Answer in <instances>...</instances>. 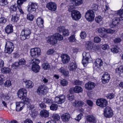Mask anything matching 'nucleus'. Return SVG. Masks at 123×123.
<instances>
[{
  "instance_id": "f257e3e1",
  "label": "nucleus",
  "mask_w": 123,
  "mask_h": 123,
  "mask_svg": "<svg viewBox=\"0 0 123 123\" xmlns=\"http://www.w3.org/2000/svg\"><path fill=\"white\" fill-rule=\"evenodd\" d=\"M31 32L28 28H25L21 31L20 35V38L22 40L28 39L30 37Z\"/></svg>"
},
{
  "instance_id": "f03ea898",
  "label": "nucleus",
  "mask_w": 123,
  "mask_h": 123,
  "mask_svg": "<svg viewBox=\"0 0 123 123\" xmlns=\"http://www.w3.org/2000/svg\"><path fill=\"white\" fill-rule=\"evenodd\" d=\"M14 47V45L12 42L7 41L6 42L4 50L6 53L11 54L13 51Z\"/></svg>"
},
{
  "instance_id": "7ed1b4c3",
  "label": "nucleus",
  "mask_w": 123,
  "mask_h": 123,
  "mask_svg": "<svg viewBox=\"0 0 123 123\" xmlns=\"http://www.w3.org/2000/svg\"><path fill=\"white\" fill-rule=\"evenodd\" d=\"M103 114L106 118L111 117L113 115V112L111 108L108 106L106 107L104 109Z\"/></svg>"
},
{
  "instance_id": "20e7f679",
  "label": "nucleus",
  "mask_w": 123,
  "mask_h": 123,
  "mask_svg": "<svg viewBox=\"0 0 123 123\" xmlns=\"http://www.w3.org/2000/svg\"><path fill=\"white\" fill-rule=\"evenodd\" d=\"M85 17L87 21H92L94 19L95 17L94 12L92 10H89L86 12Z\"/></svg>"
},
{
  "instance_id": "39448f33",
  "label": "nucleus",
  "mask_w": 123,
  "mask_h": 123,
  "mask_svg": "<svg viewBox=\"0 0 123 123\" xmlns=\"http://www.w3.org/2000/svg\"><path fill=\"white\" fill-rule=\"evenodd\" d=\"M71 16L74 20L78 21L81 17V14L80 12L76 10H74L71 12Z\"/></svg>"
},
{
  "instance_id": "423d86ee",
  "label": "nucleus",
  "mask_w": 123,
  "mask_h": 123,
  "mask_svg": "<svg viewBox=\"0 0 123 123\" xmlns=\"http://www.w3.org/2000/svg\"><path fill=\"white\" fill-rule=\"evenodd\" d=\"M27 11L31 13H34L37 8V4L36 3L30 2L29 3Z\"/></svg>"
},
{
  "instance_id": "0eeeda50",
  "label": "nucleus",
  "mask_w": 123,
  "mask_h": 123,
  "mask_svg": "<svg viewBox=\"0 0 123 123\" xmlns=\"http://www.w3.org/2000/svg\"><path fill=\"white\" fill-rule=\"evenodd\" d=\"M41 50L39 48H34L31 49L30 54L32 57H37L41 54Z\"/></svg>"
},
{
  "instance_id": "6e6552de",
  "label": "nucleus",
  "mask_w": 123,
  "mask_h": 123,
  "mask_svg": "<svg viewBox=\"0 0 123 123\" xmlns=\"http://www.w3.org/2000/svg\"><path fill=\"white\" fill-rule=\"evenodd\" d=\"M66 97L64 95H61L56 97L55 98V101L58 104H61L65 101Z\"/></svg>"
},
{
  "instance_id": "1a4fd4ad",
  "label": "nucleus",
  "mask_w": 123,
  "mask_h": 123,
  "mask_svg": "<svg viewBox=\"0 0 123 123\" xmlns=\"http://www.w3.org/2000/svg\"><path fill=\"white\" fill-rule=\"evenodd\" d=\"M27 90L25 88H21L18 92L17 95L18 97L21 99L25 97H26Z\"/></svg>"
},
{
  "instance_id": "9d476101",
  "label": "nucleus",
  "mask_w": 123,
  "mask_h": 123,
  "mask_svg": "<svg viewBox=\"0 0 123 123\" xmlns=\"http://www.w3.org/2000/svg\"><path fill=\"white\" fill-rule=\"evenodd\" d=\"M97 105L101 107H105L107 105L108 103L107 100L104 98L98 99L96 101Z\"/></svg>"
},
{
  "instance_id": "9b49d317",
  "label": "nucleus",
  "mask_w": 123,
  "mask_h": 123,
  "mask_svg": "<svg viewBox=\"0 0 123 123\" xmlns=\"http://www.w3.org/2000/svg\"><path fill=\"white\" fill-rule=\"evenodd\" d=\"M47 88L44 86L41 85L38 88L37 92L40 95H42L45 93Z\"/></svg>"
},
{
  "instance_id": "f8f14e48",
  "label": "nucleus",
  "mask_w": 123,
  "mask_h": 123,
  "mask_svg": "<svg viewBox=\"0 0 123 123\" xmlns=\"http://www.w3.org/2000/svg\"><path fill=\"white\" fill-rule=\"evenodd\" d=\"M110 74L107 72L105 73L102 76V80L103 83L105 84L108 82L110 79Z\"/></svg>"
},
{
  "instance_id": "ddd939ff",
  "label": "nucleus",
  "mask_w": 123,
  "mask_h": 123,
  "mask_svg": "<svg viewBox=\"0 0 123 123\" xmlns=\"http://www.w3.org/2000/svg\"><path fill=\"white\" fill-rule=\"evenodd\" d=\"M46 6L49 10L53 11H55L57 8L56 4L52 2H50L47 3Z\"/></svg>"
},
{
  "instance_id": "4468645a",
  "label": "nucleus",
  "mask_w": 123,
  "mask_h": 123,
  "mask_svg": "<svg viewBox=\"0 0 123 123\" xmlns=\"http://www.w3.org/2000/svg\"><path fill=\"white\" fill-rule=\"evenodd\" d=\"M16 110L18 111H21L25 107L24 104L21 101L16 102Z\"/></svg>"
},
{
  "instance_id": "2eb2a0df",
  "label": "nucleus",
  "mask_w": 123,
  "mask_h": 123,
  "mask_svg": "<svg viewBox=\"0 0 123 123\" xmlns=\"http://www.w3.org/2000/svg\"><path fill=\"white\" fill-rule=\"evenodd\" d=\"M47 41L51 45H54L56 44L57 41L55 38L54 36H50L47 38Z\"/></svg>"
},
{
  "instance_id": "dca6fc26",
  "label": "nucleus",
  "mask_w": 123,
  "mask_h": 123,
  "mask_svg": "<svg viewBox=\"0 0 123 123\" xmlns=\"http://www.w3.org/2000/svg\"><path fill=\"white\" fill-rule=\"evenodd\" d=\"M58 71L62 74L63 75L64 77H68L69 76V71L63 67H61L58 69Z\"/></svg>"
},
{
  "instance_id": "f3484780",
  "label": "nucleus",
  "mask_w": 123,
  "mask_h": 123,
  "mask_svg": "<svg viewBox=\"0 0 123 123\" xmlns=\"http://www.w3.org/2000/svg\"><path fill=\"white\" fill-rule=\"evenodd\" d=\"M62 61L63 64L68 63L70 61L69 56L67 54H63L61 55Z\"/></svg>"
},
{
  "instance_id": "a211bd4d",
  "label": "nucleus",
  "mask_w": 123,
  "mask_h": 123,
  "mask_svg": "<svg viewBox=\"0 0 123 123\" xmlns=\"http://www.w3.org/2000/svg\"><path fill=\"white\" fill-rule=\"evenodd\" d=\"M77 68V65L75 61H73L70 62L69 64L68 68L70 71H75Z\"/></svg>"
},
{
  "instance_id": "6ab92c4d",
  "label": "nucleus",
  "mask_w": 123,
  "mask_h": 123,
  "mask_svg": "<svg viewBox=\"0 0 123 123\" xmlns=\"http://www.w3.org/2000/svg\"><path fill=\"white\" fill-rule=\"evenodd\" d=\"M120 20L119 18L115 16L113 18L112 23L110 24V27L112 28L114 27L117 25Z\"/></svg>"
},
{
  "instance_id": "aec40b11",
  "label": "nucleus",
  "mask_w": 123,
  "mask_h": 123,
  "mask_svg": "<svg viewBox=\"0 0 123 123\" xmlns=\"http://www.w3.org/2000/svg\"><path fill=\"white\" fill-rule=\"evenodd\" d=\"M95 86V84L94 83L89 81L85 84V87L86 89L91 90L94 88Z\"/></svg>"
},
{
  "instance_id": "412c9836",
  "label": "nucleus",
  "mask_w": 123,
  "mask_h": 123,
  "mask_svg": "<svg viewBox=\"0 0 123 123\" xmlns=\"http://www.w3.org/2000/svg\"><path fill=\"white\" fill-rule=\"evenodd\" d=\"M5 31L7 34H10L13 32V26L11 24L7 25L5 28Z\"/></svg>"
},
{
  "instance_id": "4be33fe9",
  "label": "nucleus",
  "mask_w": 123,
  "mask_h": 123,
  "mask_svg": "<svg viewBox=\"0 0 123 123\" xmlns=\"http://www.w3.org/2000/svg\"><path fill=\"white\" fill-rule=\"evenodd\" d=\"M84 104L83 101L81 100H75L73 104V105L74 107L78 108L82 107Z\"/></svg>"
},
{
  "instance_id": "5701e85b",
  "label": "nucleus",
  "mask_w": 123,
  "mask_h": 123,
  "mask_svg": "<svg viewBox=\"0 0 123 123\" xmlns=\"http://www.w3.org/2000/svg\"><path fill=\"white\" fill-rule=\"evenodd\" d=\"M70 118V115L68 113H65L61 116V118L64 122L68 121L69 120Z\"/></svg>"
},
{
  "instance_id": "b1692460",
  "label": "nucleus",
  "mask_w": 123,
  "mask_h": 123,
  "mask_svg": "<svg viewBox=\"0 0 123 123\" xmlns=\"http://www.w3.org/2000/svg\"><path fill=\"white\" fill-rule=\"evenodd\" d=\"M103 64V62L102 60L99 58L96 59L94 62V64L95 66L98 68L100 67Z\"/></svg>"
},
{
  "instance_id": "393cba45",
  "label": "nucleus",
  "mask_w": 123,
  "mask_h": 123,
  "mask_svg": "<svg viewBox=\"0 0 123 123\" xmlns=\"http://www.w3.org/2000/svg\"><path fill=\"white\" fill-rule=\"evenodd\" d=\"M40 114L42 117L45 118L49 117V112L48 111L45 110H43L41 111Z\"/></svg>"
},
{
  "instance_id": "a878e982",
  "label": "nucleus",
  "mask_w": 123,
  "mask_h": 123,
  "mask_svg": "<svg viewBox=\"0 0 123 123\" xmlns=\"http://www.w3.org/2000/svg\"><path fill=\"white\" fill-rule=\"evenodd\" d=\"M12 16V21L14 22H16L19 19V15L17 13L11 14Z\"/></svg>"
},
{
  "instance_id": "bb28decb",
  "label": "nucleus",
  "mask_w": 123,
  "mask_h": 123,
  "mask_svg": "<svg viewBox=\"0 0 123 123\" xmlns=\"http://www.w3.org/2000/svg\"><path fill=\"white\" fill-rule=\"evenodd\" d=\"M17 4H14L11 5L10 8L11 14L17 13Z\"/></svg>"
},
{
  "instance_id": "cd10ccee",
  "label": "nucleus",
  "mask_w": 123,
  "mask_h": 123,
  "mask_svg": "<svg viewBox=\"0 0 123 123\" xmlns=\"http://www.w3.org/2000/svg\"><path fill=\"white\" fill-rule=\"evenodd\" d=\"M37 23L40 27L42 28L43 27L44 21L42 18L40 17L38 18L37 19Z\"/></svg>"
},
{
  "instance_id": "c85d7f7f",
  "label": "nucleus",
  "mask_w": 123,
  "mask_h": 123,
  "mask_svg": "<svg viewBox=\"0 0 123 123\" xmlns=\"http://www.w3.org/2000/svg\"><path fill=\"white\" fill-rule=\"evenodd\" d=\"M25 87L26 88H31L34 86V84L31 81L28 80L25 82Z\"/></svg>"
},
{
  "instance_id": "c756f323",
  "label": "nucleus",
  "mask_w": 123,
  "mask_h": 123,
  "mask_svg": "<svg viewBox=\"0 0 123 123\" xmlns=\"http://www.w3.org/2000/svg\"><path fill=\"white\" fill-rule=\"evenodd\" d=\"M40 69V67L38 65H32L31 69L33 72L37 73L38 72Z\"/></svg>"
},
{
  "instance_id": "7c9ffc66",
  "label": "nucleus",
  "mask_w": 123,
  "mask_h": 123,
  "mask_svg": "<svg viewBox=\"0 0 123 123\" xmlns=\"http://www.w3.org/2000/svg\"><path fill=\"white\" fill-rule=\"evenodd\" d=\"M1 71L2 73L6 74L9 73L11 71V70L8 67H4L1 68Z\"/></svg>"
},
{
  "instance_id": "2f4dec72",
  "label": "nucleus",
  "mask_w": 123,
  "mask_h": 123,
  "mask_svg": "<svg viewBox=\"0 0 123 123\" xmlns=\"http://www.w3.org/2000/svg\"><path fill=\"white\" fill-rule=\"evenodd\" d=\"M87 121L90 123H94L95 121L94 117L92 115H88L87 117Z\"/></svg>"
},
{
  "instance_id": "473e14b6",
  "label": "nucleus",
  "mask_w": 123,
  "mask_h": 123,
  "mask_svg": "<svg viewBox=\"0 0 123 123\" xmlns=\"http://www.w3.org/2000/svg\"><path fill=\"white\" fill-rule=\"evenodd\" d=\"M117 15H119V19L120 20H123V10H120L116 12Z\"/></svg>"
},
{
  "instance_id": "72a5a7b5",
  "label": "nucleus",
  "mask_w": 123,
  "mask_h": 123,
  "mask_svg": "<svg viewBox=\"0 0 123 123\" xmlns=\"http://www.w3.org/2000/svg\"><path fill=\"white\" fill-rule=\"evenodd\" d=\"M74 92L76 93H79L83 91L82 88L80 86H76L74 87Z\"/></svg>"
},
{
  "instance_id": "f704fd0d",
  "label": "nucleus",
  "mask_w": 123,
  "mask_h": 123,
  "mask_svg": "<svg viewBox=\"0 0 123 123\" xmlns=\"http://www.w3.org/2000/svg\"><path fill=\"white\" fill-rule=\"evenodd\" d=\"M54 36L57 40H58L61 41L63 40V37L62 36L58 33L55 34L54 35Z\"/></svg>"
},
{
  "instance_id": "c9c22d12",
  "label": "nucleus",
  "mask_w": 123,
  "mask_h": 123,
  "mask_svg": "<svg viewBox=\"0 0 123 123\" xmlns=\"http://www.w3.org/2000/svg\"><path fill=\"white\" fill-rule=\"evenodd\" d=\"M22 102H23L24 104L27 105L28 104L30 101V99H29L28 98L26 97H23L21 99Z\"/></svg>"
},
{
  "instance_id": "e433bc0d",
  "label": "nucleus",
  "mask_w": 123,
  "mask_h": 123,
  "mask_svg": "<svg viewBox=\"0 0 123 123\" xmlns=\"http://www.w3.org/2000/svg\"><path fill=\"white\" fill-rule=\"evenodd\" d=\"M82 55L83 58L88 59H91L90 54L89 53L84 52L83 53Z\"/></svg>"
},
{
  "instance_id": "4c0bfd02",
  "label": "nucleus",
  "mask_w": 123,
  "mask_h": 123,
  "mask_svg": "<svg viewBox=\"0 0 123 123\" xmlns=\"http://www.w3.org/2000/svg\"><path fill=\"white\" fill-rule=\"evenodd\" d=\"M93 44L91 42H88L86 44V47L88 49H92L93 48Z\"/></svg>"
},
{
  "instance_id": "58836bf2",
  "label": "nucleus",
  "mask_w": 123,
  "mask_h": 123,
  "mask_svg": "<svg viewBox=\"0 0 123 123\" xmlns=\"http://www.w3.org/2000/svg\"><path fill=\"white\" fill-rule=\"evenodd\" d=\"M42 67L44 70H48L50 68V66L48 63H45L43 64Z\"/></svg>"
},
{
  "instance_id": "ea45409f",
  "label": "nucleus",
  "mask_w": 123,
  "mask_h": 123,
  "mask_svg": "<svg viewBox=\"0 0 123 123\" xmlns=\"http://www.w3.org/2000/svg\"><path fill=\"white\" fill-rule=\"evenodd\" d=\"M40 62L39 60L37 58H33L31 61L32 65H38Z\"/></svg>"
},
{
  "instance_id": "a19ab883",
  "label": "nucleus",
  "mask_w": 123,
  "mask_h": 123,
  "mask_svg": "<svg viewBox=\"0 0 123 123\" xmlns=\"http://www.w3.org/2000/svg\"><path fill=\"white\" fill-rule=\"evenodd\" d=\"M58 107V105L56 104H52L50 106V109L52 111H56Z\"/></svg>"
},
{
  "instance_id": "79ce46f5",
  "label": "nucleus",
  "mask_w": 123,
  "mask_h": 123,
  "mask_svg": "<svg viewBox=\"0 0 123 123\" xmlns=\"http://www.w3.org/2000/svg\"><path fill=\"white\" fill-rule=\"evenodd\" d=\"M1 98L2 99H4L5 100H7L9 99L10 97L8 93V94H3L1 95Z\"/></svg>"
},
{
  "instance_id": "37998d69",
  "label": "nucleus",
  "mask_w": 123,
  "mask_h": 123,
  "mask_svg": "<svg viewBox=\"0 0 123 123\" xmlns=\"http://www.w3.org/2000/svg\"><path fill=\"white\" fill-rule=\"evenodd\" d=\"M43 102L49 105H51L52 103V100L48 98H44L43 99Z\"/></svg>"
},
{
  "instance_id": "c03bdc74",
  "label": "nucleus",
  "mask_w": 123,
  "mask_h": 123,
  "mask_svg": "<svg viewBox=\"0 0 123 123\" xmlns=\"http://www.w3.org/2000/svg\"><path fill=\"white\" fill-rule=\"evenodd\" d=\"M86 33L84 31H82L81 32L80 34V36L82 39H84L86 38Z\"/></svg>"
},
{
  "instance_id": "a18cd8bd",
  "label": "nucleus",
  "mask_w": 123,
  "mask_h": 123,
  "mask_svg": "<svg viewBox=\"0 0 123 123\" xmlns=\"http://www.w3.org/2000/svg\"><path fill=\"white\" fill-rule=\"evenodd\" d=\"M116 72L120 74L123 72V67L121 66L116 69Z\"/></svg>"
},
{
  "instance_id": "49530a36",
  "label": "nucleus",
  "mask_w": 123,
  "mask_h": 123,
  "mask_svg": "<svg viewBox=\"0 0 123 123\" xmlns=\"http://www.w3.org/2000/svg\"><path fill=\"white\" fill-rule=\"evenodd\" d=\"M34 18V16L32 14L29 13L27 15V18L28 20L30 21H32Z\"/></svg>"
},
{
  "instance_id": "de8ad7c7",
  "label": "nucleus",
  "mask_w": 123,
  "mask_h": 123,
  "mask_svg": "<svg viewBox=\"0 0 123 123\" xmlns=\"http://www.w3.org/2000/svg\"><path fill=\"white\" fill-rule=\"evenodd\" d=\"M52 117L55 120H54L58 121L60 119V116L58 114H53Z\"/></svg>"
},
{
  "instance_id": "09e8293b",
  "label": "nucleus",
  "mask_w": 123,
  "mask_h": 123,
  "mask_svg": "<svg viewBox=\"0 0 123 123\" xmlns=\"http://www.w3.org/2000/svg\"><path fill=\"white\" fill-rule=\"evenodd\" d=\"M6 18L2 17L0 18V23L1 24H5L7 22Z\"/></svg>"
},
{
  "instance_id": "8fccbe9b",
  "label": "nucleus",
  "mask_w": 123,
  "mask_h": 123,
  "mask_svg": "<svg viewBox=\"0 0 123 123\" xmlns=\"http://www.w3.org/2000/svg\"><path fill=\"white\" fill-rule=\"evenodd\" d=\"M60 83L61 85L63 86H66L68 84L67 81L65 79H63L60 81Z\"/></svg>"
},
{
  "instance_id": "3c124183",
  "label": "nucleus",
  "mask_w": 123,
  "mask_h": 123,
  "mask_svg": "<svg viewBox=\"0 0 123 123\" xmlns=\"http://www.w3.org/2000/svg\"><path fill=\"white\" fill-rule=\"evenodd\" d=\"M115 96V94L113 93H111L108 94L106 95V97L107 98L111 99L113 98Z\"/></svg>"
},
{
  "instance_id": "603ef678",
  "label": "nucleus",
  "mask_w": 123,
  "mask_h": 123,
  "mask_svg": "<svg viewBox=\"0 0 123 123\" xmlns=\"http://www.w3.org/2000/svg\"><path fill=\"white\" fill-rule=\"evenodd\" d=\"M8 3L7 0H0V5L4 6L7 5Z\"/></svg>"
},
{
  "instance_id": "864d4df0",
  "label": "nucleus",
  "mask_w": 123,
  "mask_h": 123,
  "mask_svg": "<svg viewBox=\"0 0 123 123\" xmlns=\"http://www.w3.org/2000/svg\"><path fill=\"white\" fill-rule=\"evenodd\" d=\"M106 29L104 28H98L97 30L98 31V33H103L105 32Z\"/></svg>"
},
{
  "instance_id": "5fc2aeb1",
  "label": "nucleus",
  "mask_w": 123,
  "mask_h": 123,
  "mask_svg": "<svg viewBox=\"0 0 123 123\" xmlns=\"http://www.w3.org/2000/svg\"><path fill=\"white\" fill-rule=\"evenodd\" d=\"M12 85L11 81L9 80H7L4 83V85L6 87H8Z\"/></svg>"
},
{
  "instance_id": "6e6d98bb",
  "label": "nucleus",
  "mask_w": 123,
  "mask_h": 123,
  "mask_svg": "<svg viewBox=\"0 0 123 123\" xmlns=\"http://www.w3.org/2000/svg\"><path fill=\"white\" fill-rule=\"evenodd\" d=\"M102 17L100 16H99L96 17L95 20L97 23H98L102 21Z\"/></svg>"
},
{
  "instance_id": "4d7b16f0",
  "label": "nucleus",
  "mask_w": 123,
  "mask_h": 123,
  "mask_svg": "<svg viewBox=\"0 0 123 123\" xmlns=\"http://www.w3.org/2000/svg\"><path fill=\"white\" fill-rule=\"evenodd\" d=\"M64 36H68L69 34V30L67 29H64L62 32Z\"/></svg>"
},
{
  "instance_id": "13d9d810",
  "label": "nucleus",
  "mask_w": 123,
  "mask_h": 123,
  "mask_svg": "<svg viewBox=\"0 0 123 123\" xmlns=\"http://www.w3.org/2000/svg\"><path fill=\"white\" fill-rule=\"evenodd\" d=\"M26 1V0H17V2L19 6H21L24 2Z\"/></svg>"
},
{
  "instance_id": "bf43d9fd",
  "label": "nucleus",
  "mask_w": 123,
  "mask_h": 123,
  "mask_svg": "<svg viewBox=\"0 0 123 123\" xmlns=\"http://www.w3.org/2000/svg\"><path fill=\"white\" fill-rule=\"evenodd\" d=\"M65 29L64 27L63 26H60L57 28V31L59 33L62 32Z\"/></svg>"
},
{
  "instance_id": "052dcab7",
  "label": "nucleus",
  "mask_w": 123,
  "mask_h": 123,
  "mask_svg": "<svg viewBox=\"0 0 123 123\" xmlns=\"http://www.w3.org/2000/svg\"><path fill=\"white\" fill-rule=\"evenodd\" d=\"M115 30L111 29H106L105 32L109 34H112L115 32Z\"/></svg>"
},
{
  "instance_id": "680f3d73",
  "label": "nucleus",
  "mask_w": 123,
  "mask_h": 123,
  "mask_svg": "<svg viewBox=\"0 0 123 123\" xmlns=\"http://www.w3.org/2000/svg\"><path fill=\"white\" fill-rule=\"evenodd\" d=\"M26 61L23 58L21 59L18 62L19 65H24L25 64Z\"/></svg>"
},
{
  "instance_id": "e2e57ef3",
  "label": "nucleus",
  "mask_w": 123,
  "mask_h": 123,
  "mask_svg": "<svg viewBox=\"0 0 123 123\" xmlns=\"http://www.w3.org/2000/svg\"><path fill=\"white\" fill-rule=\"evenodd\" d=\"M74 1L76 6L80 5L82 3V0H74Z\"/></svg>"
},
{
  "instance_id": "0e129e2a",
  "label": "nucleus",
  "mask_w": 123,
  "mask_h": 123,
  "mask_svg": "<svg viewBox=\"0 0 123 123\" xmlns=\"http://www.w3.org/2000/svg\"><path fill=\"white\" fill-rule=\"evenodd\" d=\"M111 51L114 53H118V49L116 47L112 48L111 49Z\"/></svg>"
},
{
  "instance_id": "69168bd1",
  "label": "nucleus",
  "mask_w": 123,
  "mask_h": 123,
  "mask_svg": "<svg viewBox=\"0 0 123 123\" xmlns=\"http://www.w3.org/2000/svg\"><path fill=\"white\" fill-rule=\"evenodd\" d=\"M101 40L100 38L98 37H96L94 38V41L96 43H98Z\"/></svg>"
},
{
  "instance_id": "338daca9",
  "label": "nucleus",
  "mask_w": 123,
  "mask_h": 123,
  "mask_svg": "<svg viewBox=\"0 0 123 123\" xmlns=\"http://www.w3.org/2000/svg\"><path fill=\"white\" fill-rule=\"evenodd\" d=\"M83 116V114L81 113H80L75 118V119L78 121H79L81 119L82 117Z\"/></svg>"
},
{
  "instance_id": "774afa93",
  "label": "nucleus",
  "mask_w": 123,
  "mask_h": 123,
  "mask_svg": "<svg viewBox=\"0 0 123 123\" xmlns=\"http://www.w3.org/2000/svg\"><path fill=\"white\" fill-rule=\"evenodd\" d=\"M122 40L119 37H117L115 38L114 40V42L115 43H118L121 41Z\"/></svg>"
}]
</instances>
